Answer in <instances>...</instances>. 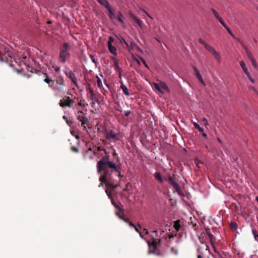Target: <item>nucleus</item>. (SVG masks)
<instances>
[{
    "mask_svg": "<svg viewBox=\"0 0 258 258\" xmlns=\"http://www.w3.org/2000/svg\"><path fill=\"white\" fill-rule=\"evenodd\" d=\"M97 170L98 173L103 171V175L100 177L99 180L101 182L99 187L103 186V183H105L109 187L113 186L114 179L112 174L117 171L118 168L116 164L110 161L108 155L103 156L98 161L97 164Z\"/></svg>",
    "mask_w": 258,
    "mask_h": 258,
    "instance_id": "f257e3e1",
    "label": "nucleus"
},
{
    "mask_svg": "<svg viewBox=\"0 0 258 258\" xmlns=\"http://www.w3.org/2000/svg\"><path fill=\"white\" fill-rule=\"evenodd\" d=\"M66 107L72 108L74 110H78V99L75 96L66 97Z\"/></svg>",
    "mask_w": 258,
    "mask_h": 258,
    "instance_id": "f03ea898",
    "label": "nucleus"
},
{
    "mask_svg": "<svg viewBox=\"0 0 258 258\" xmlns=\"http://www.w3.org/2000/svg\"><path fill=\"white\" fill-rule=\"evenodd\" d=\"M105 138L111 142L119 140V134H115L111 130H106L105 131Z\"/></svg>",
    "mask_w": 258,
    "mask_h": 258,
    "instance_id": "7ed1b4c3",
    "label": "nucleus"
},
{
    "mask_svg": "<svg viewBox=\"0 0 258 258\" xmlns=\"http://www.w3.org/2000/svg\"><path fill=\"white\" fill-rule=\"evenodd\" d=\"M13 53L11 51L8 50L6 48H4L3 50H0V60L8 61V58L12 57Z\"/></svg>",
    "mask_w": 258,
    "mask_h": 258,
    "instance_id": "20e7f679",
    "label": "nucleus"
},
{
    "mask_svg": "<svg viewBox=\"0 0 258 258\" xmlns=\"http://www.w3.org/2000/svg\"><path fill=\"white\" fill-rule=\"evenodd\" d=\"M66 75L71 80L73 85L76 87H78V78L74 72L72 71L66 72Z\"/></svg>",
    "mask_w": 258,
    "mask_h": 258,
    "instance_id": "39448f33",
    "label": "nucleus"
},
{
    "mask_svg": "<svg viewBox=\"0 0 258 258\" xmlns=\"http://www.w3.org/2000/svg\"><path fill=\"white\" fill-rule=\"evenodd\" d=\"M168 180L175 189V191H176L179 195H180L181 192V188L179 184L170 175L168 177Z\"/></svg>",
    "mask_w": 258,
    "mask_h": 258,
    "instance_id": "423d86ee",
    "label": "nucleus"
},
{
    "mask_svg": "<svg viewBox=\"0 0 258 258\" xmlns=\"http://www.w3.org/2000/svg\"><path fill=\"white\" fill-rule=\"evenodd\" d=\"M63 88V80L62 77L58 78L56 81V84L54 86L53 89L56 91V93L58 94L62 92Z\"/></svg>",
    "mask_w": 258,
    "mask_h": 258,
    "instance_id": "0eeeda50",
    "label": "nucleus"
},
{
    "mask_svg": "<svg viewBox=\"0 0 258 258\" xmlns=\"http://www.w3.org/2000/svg\"><path fill=\"white\" fill-rule=\"evenodd\" d=\"M114 41V38L110 36L108 41V48L111 53L116 56L117 55V50L115 47L112 46V43Z\"/></svg>",
    "mask_w": 258,
    "mask_h": 258,
    "instance_id": "6e6552de",
    "label": "nucleus"
},
{
    "mask_svg": "<svg viewBox=\"0 0 258 258\" xmlns=\"http://www.w3.org/2000/svg\"><path fill=\"white\" fill-rule=\"evenodd\" d=\"M157 233V231L153 230L152 231V234L151 235L153 241V244L155 248H156L160 242V239L158 237Z\"/></svg>",
    "mask_w": 258,
    "mask_h": 258,
    "instance_id": "1a4fd4ad",
    "label": "nucleus"
},
{
    "mask_svg": "<svg viewBox=\"0 0 258 258\" xmlns=\"http://www.w3.org/2000/svg\"><path fill=\"white\" fill-rule=\"evenodd\" d=\"M82 111L78 110L77 114V119L81 122L82 126H84L88 121V118L85 115H81V114H83Z\"/></svg>",
    "mask_w": 258,
    "mask_h": 258,
    "instance_id": "9d476101",
    "label": "nucleus"
},
{
    "mask_svg": "<svg viewBox=\"0 0 258 258\" xmlns=\"http://www.w3.org/2000/svg\"><path fill=\"white\" fill-rule=\"evenodd\" d=\"M130 16L134 20V21L138 24L140 28H143V22L142 20L138 18L134 14L132 13L129 14Z\"/></svg>",
    "mask_w": 258,
    "mask_h": 258,
    "instance_id": "9b49d317",
    "label": "nucleus"
},
{
    "mask_svg": "<svg viewBox=\"0 0 258 258\" xmlns=\"http://www.w3.org/2000/svg\"><path fill=\"white\" fill-rule=\"evenodd\" d=\"M208 247L206 244H204L203 247L198 246L197 248V252H198V258H201L202 255H203L202 250L205 249V250H208Z\"/></svg>",
    "mask_w": 258,
    "mask_h": 258,
    "instance_id": "f8f14e48",
    "label": "nucleus"
},
{
    "mask_svg": "<svg viewBox=\"0 0 258 258\" xmlns=\"http://www.w3.org/2000/svg\"><path fill=\"white\" fill-rule=\"evenodd\" d=\"M193 69L195 72L196 75L197 77V78L199 80V81L204 85H205L204 81L203 80V77L201 74L200 73L199 71L197 69V68L195 67H193Z\"/></svg>",
    "mask_w": 258,
    "mask_h": 258,
    "instance_id": "ddd939ff",
    "label": "nucleus"
},
{
    "mask_svg": "<svg viewBox=\"0 0 258 258\" xmlns=\"http://www.w3.org/2000/svg\"><path fill=\"white\" fill-rule=\"evenodd\" d=\"M40 75L42 76V79L43 80V81H44L46 83L49 84L50 86H51V84L50 83H52V84L54 83V82L52 80L49 79L46 76V74H43V73L40 72Z\"/></svg>",
    "mask_w": 258,
    "mask_h": 258,
    "instance_id": "4468645a",
    "label": "nucleus"
},
{
    "mask_svg": "<svg viewBox=\"0 0 258 258\" xmlns=\"http://www.w3.org/2000/svg\"><path fill=\"white\" fill-rule=\"evenodd\" d=\"M212 12H213V15L215 17V18L219 21V22L222 24L224 22L222 18L220 17L218 13L214 9H211Z\"/></svg>",
    "mask_w": 258,
    "mask_h": 258,
    "instance_id": "2eb2a0df",
    "label": "nucleus"
},
{
    "mask_svg": "<svg viewBox=\"0 0 258 258\" xmlns=\"http://www.w3.org/2000/svg\"><path fill=\"white\" fill-rule=\"evenodd\" d=\"M240 43H241L242 46H243V48L245 49L246 53L248 58L249 59L253 58V57L252 56V53L250 52V51L248 49V48L246 46L244 45V44L243 42H240Z\"/></svg>",
    "mask_w": 258,
    "mask_h": 258,
    "instance_id": "dca6fc26",
    "label": "nucleus"
},
{
    "mask_svg": "<svg viewBox=\"0 0 258 258\" xmlns=\"http://www.w3.org/2000/svg\"><path fill=\"white\" fill-rule=\"evenodd\" d=\"M160 88L162 90H163L164 92V91L167 92H170V89L169 88V87H168V86L165 82L160 81Z\"/></svg>",
    "mask_w": 258,
    "mask_h": 258,
    "instance_id": "f3484780",
    "label": "nucleus"
},
{
    "mask_svg": "<svg viewBox=\"0 0 258 258\" xmlns=\"http://www.w3.org/2000/svg\"><path fill=\"white\" fill-rule=\"evenodd\" d=\"M120 41L121 43H124L126 46L129 48H132L134 46L136 45V44L134 42H130V44H129L127 42L125 41V40L121 37L120 39Z\"/></svg>",
    "mask_w": 258,
    "mask_h": 258,
    "instance_id": "a211bd4d",
    "label": "nucleus"
},
{
    "mask_svg": "<svg viewBox=\"0 0 258 258\" xmlns=\"http://www.w3.org/2000/svg\"><path fill=\"white\" fill-rule=\"evenodd\" d=\"M106 9L108 11V13H109L108 16H109V18L112 21H113V20L116 19V16L115 15L114 13L113 12V11L112 10V9L110 7V6L108 8H107Z\"/></svg>",
    "mask_w": 258,
    "mask_h": 258,
    "instance_id": "6ab92c4d",
    "label": "nucleus"
},
{
    "mask_svg": "<svg viewBox=\"0 0 258 258\" xmlns=\"http://www.w3.org/2000/svg\"><path fill=\"white\" fill-rule=\"evenodd\" d=\"M120 88L122 89L123 93L127 96L130 95V93L128 90L127 87L123 83L121 84Z\"/></svg>",
    "mask_w": 258,
    "mask_h": 258,
    "instance_id": "aec40b11",
    "label": "nucleus"
},
{
    "mask_svg": "<svg viewBox=\"0 0 258 258\" xmlns=\"http://www.w3.org/2000/svg\"><path fill=\"white\" fill-rule=\"evenodd\" d=\"M97 2L106 9L110 7L109 2L107 0H97Z\"/></svg>",
    "mask_w": 258,
    "mask_h": 258,
    "instance_id": "412c9836",
    "label": "nucleus"
},
{
    "mask_svg": "<svg viewBox=\"0 0 258 258\" xmlns=\"http://www.w3.org/2000/svg\"><path fill=\"white\" fill-rule=\"evenodd\" d=\"M154 177L158 180L160 183H162L163 182V180L162 179L161 174L160 172H157L154 174Z\"/></svg>",
    "mask_w": 258,
    "mask_h": 258,
    "instance_id": "4be33fe9",
    "label": "nucleus"
},
{
    "mask_svg": "<svg viewBox=\"0 0 258 258\" xmlns=\"http://www.w3.org/2000/svg\"><path fill=\"white\" fill-rule=\"evenodd\" d=\"M180 223V221L179 220H176L174 223V228L176 230V231H179L181 228Z\"/></svg>",
    "mask_w": 258,
    "mask_h": 258,
    "instance_id": "5701e85b",
    "label": "nucleus"
},
{
    "mask_svg": "<svg viewBox=\"0 0 258 258\" xmlns=\"http://www.w3.org/2000/svg\"><path fill=\"white\" fill-rule=\"evenodd\" d=\"M153 85L154 88L156 89V90H157L159 92H160V93H161L162 94L164 93V92L163 90H162L160 88V83L159 84L156 83H153Z\"/></svg>",
    "mask_w": 258,
    "mask_h": 258,
    "instance_id": "b1692460",
    "label": "nucleus"
},
{
    "mask_svg": "<svg viewBox=\"0 0 258 258\" xmlns=\"http://www.w3.org/2000/svg\"><path fill=\"white\" fill-rule=\"evenodd\" d=\"M239 63H240V65L241 67L242 68V70H243L244 72L245 73V74H246L247 73H248V71L245 66V64L244 62L243 61H240Z\"/></svg>",
    "mask_w": 258,
    "mask_h": 258,
    "instance_id": "393cba45",
    "label": "nucleus"
},
{
    "mask_svg": "<svg viewBox=\"0 0 258 258\" xmlns=\"http://www.w3.org/2000/svg\"><path fill=\"white\" fill-rule=\"evenodd\" d=\"M123 15L121 12H119L117 14V16H116V19H117L121 23H123L124 22L122 19Z\"/></svg>",
    "mask_w": 258,
    "mask_h": 258,
    "instance_id": "a878e982",
    "label": "nucleus"
},
{
    "mask_svg": "<svg viewBox=\"0 0 258 258\" xmlns=\"http://www.w3.org/2000/svg\"><path fill=\"white\" fill-rule=\"evenodd\" d=\"M194 127L197 129L200 133H203L204 130L202 127L200 126V125L197 122L193 123Z\"/></svg>",
    "mask_w": 258,
    "mask_h": 258,
    "instance_id": "bb28decb",
    "label": "nucleus"
},
{
    "mask_svg": "<svg viewBox=\"0 0 258 258\" xmlns=\"http://www.w3.org/2000/svg\"><path fill=\"white\" fill-rule=\"evenodd\" d=\"M89 98L92 101H95V102H97V103H99L98 99L97 97L96 96V94H94L93 95H90Z\"/></svg>",
    "mask_w": 258,
    "mask_h": 258,
    "instance_id": "cd10ccee",
    "label": "nucleus"
},
{
    "mask_svg": "<svg viewBox=\"0 0 258 258\" xmlns=\"http://www.w3.org/2000/svg\"><path fill=\"white\" fill-rule=\"evenodd\" d=\"M205 47L206 48V49L207 50H208L211 53L215 49V48L214 47H213L212 46L209 45L208 44H207L205 46Z\"/></svg>",
    "mask_w": 258,
    "mask_h": 258,
    "instance_id": "c85d7f7f",
    "label": "nucleus"
},
{
    "mask_svg": "<svg viewBox=\"0 0 258 258\" xmlns=\"http://www.w3.org/2000/svg\"><path fill=\"white\" fill-rule=\"evenodd\" d=\"M60 58L62 62H64V50L63 49L60 53Z\"/></svg>",
    "mask_w": 258,
    "mask_h": 258,
    "instance_id": "c756f323",
    "label": "nucleus"
},
{
    "mask_svg": "<svg viewBox=\"0 0 258 258\" xmlns=\"http://www.w3.org/2000/svg\"><path fill=\"white\" fill-rule=\"evenodd\" d=\"M170 251L175 255H177L178 252V249L176 248L173 247L170 248Z\"/></svg>",
    "mask_w": 258,
    "mask_h": 258,
    "instance_id": "7c9ffc66",
    "label": "nucleus"
},
{
    "mask_svg": "<svg viewBox=\"0 0 258 258\" xmlns=\"http://www.w3.org/2000/svg\"><path fill=\"white\" fill-rule=\"evenodd\" d=\"M252 232L254 236V237L256 240H257L258 238V234L256 231V230L254 228L252 229Z\"/></svg>",
    "mask_w": 258,
    "mask_h": 258,
    "instance_id": "2f4dec72",
    "label": "nucleus"
},
{
    "mask_svg": "<svg viewBox=\"0 0 258 258\" xmlns=\"http://www.w3.org/2000/svg\"><path fill=\"white\" fill-rule=\"evenodd\" d=\"M251 63H252V64L253 65V67L255 69H257L258 68V66L256 63V61L255 60V59H254V58H251V59H250Z\"/></svg>",
    "mask_w": 258,
    "mask_h": 258,
    "instance_id": "473e14b6",
    "label": "nucleus"
},
{
    "mask_svg": "<svg viewBox=\"0 0 258 258\" xmlns=\"http://www.w3.org/2000/svg\"><path fill=\"white\" fill-rule=\"evenodd\" d=\"M214 56L215 58L216 59H217L219 62H221V55L219 52L218 53H217V54H216Z\"/></svg>",
    "mask_w": 258,
    "mask_h": 258,
    "instance_id": "72a5a7b5",
    "label": "nucleus"
},
{
    "mask_svg": "<svg viewBox=\"0 0 258 258\" xmlns=\"http://www.w3.org/2000/svg\"><path fill=\"white\" fill-rule=\"evenodd\" d=\"M221 25L227 30L228 32L231 31L229 27L225 24L224 22L222 23Z\"/></svg>",
    "mask_w": 258,
    "mask_h": 258,
    "instance_id": "f704fd0d",
    "label": "nucleus"
},
{
    "mask_svg": "<svg viewBox=\"0 0 258 258\" xmlns=\"http://www.w3.org/2000/svg\"><path fill=\"white\" fill-rule=\"evenodd\" d=\"M78 107H79V106H81V107H82L83 108H85V107H86V106L87 105H88V104H87V103H86V104H85V103H82V102H81V101H80V102H78Z\"/></svg>",
    "mask_w": 258,
    "mask_h": 258,
    "instance_id": "c9c22d12",
    "label": "nucleus"
},
{
    "mask_svg": "<svg viewBox=\"0 0 258 258\" xmlns=\"http://www.w3.org/2000/svg\"><path fill=\"white\" fill-rule=\"evenodd\" d=\"M247 75V76L248 77V78H249V79L250 80V81L252 83H254L255 82V80L254 79H252V77H251V76L250 75V74L248 72V73H247L246 74Z\"/></svg>",
    "mask_w": 258,
    "mask_h": 258,
    "instance_id": "e433bc0d",
    "label": "nucleus"
},
{
    "mask_svg": "<svg viewBox=\"0 0 258 258\" xmlns=\"http://www.w3.org/2000/svg\"><path fill=\"white\" fill-rule=\"evenodd\" d=\"M71 149L72 151L75 152V153H78V152H79V150H78V148L76 147L72 146L71 147Z\"/></svg>",
    "mask_w": 258,
    "mask_h": 258,
    "instance_id": "4c0bfd02",
    "label": "nucleus"
},
{
    "mask_svg": "<svg viewBox=\"0 0 258 258\" xmlns=\"http://www.w3.org/2000/svg\"><path fill=\"white\" fill-rule=\"evenodd\" d=\"M90 57L92 61L96 65L97 64V61L95 59L94 56L92 55H90Z\"/></svg>",
    "mask_w": 258,
    "mask_h": 258,
    "instance_id": "58836bf2",
    "label": "nucleus"
},
{
    "mask_svg": "<svg viewBox=\"0 0 258 258\" xmlns=\"http://www.w3.org/2000/svg\"><path fill=\"white\" fill-rule=\"evenodd\" d=\"M97 85L99 87H100L101 86H102V82H101V79L98 77L97 76Z\"/></svg>",
    "mask_w": 258,
    "mask_h": 258,
    "instance_id": "ea45409f",
    "label": "nucleus"
},
{
    "mask_svg": "<svg viewBox=\"0 0 258 258\" xmlns=\"http://www.w3.org/2000/svg\"><path fill=\"white\" fill-rule=\"evenodd\" d=\"M105 192L106 193L107 196L108 197V198L110 199H112V195H111V192L109 191V190L106 189L105 190Z\"/></svg>",
    "mask_w": 258,
    "mask_h": 258,
    "instance_id": "a19ab883",
    "label": "nucleus"
},
{
    "mask_svg": "<svg viewBox=\"0 0 258 258\" xmlns=\"http://www.w3.org/2000/svg\"><path fill=\"white\" fill-rule=\"evenodd\" d=\"M60 106L63 107L64 106V99L62 98L60 100V103H59Z\"/></svg>",
    "mask_w": 258,
    "mask_h": 258,
    "instance_id": "79ce46f5",
    "label": "nucleus"
},
{
    "mask_svg": "<svg viewBox=\"0 0 258 258\" xmlns=\"http://www.w3.org/2000/svg\"><path fill=\"white\" fill-rule=\"evenodd\" d=\"M142 61L143 62V63H144V64L145 65V67L147 68L148 69H150V68L149 67V66L147 64L146 61L145 59H144L143 58H142Z\"/></svg>",
    "mask_w": 258,
    "mask_h": 258,
    "instance_id": "37998d69",
    "label": "nucleus"
},
{
    "mask_svg": "<svg viewBox=\"0 0 258 258\" xmlns=\"http://www.w3.org/2000/svg\"><path fill=\"white\" fill-rule=\"evenodd\" d=\"M111 203L113 205H114V206L116 208H118V209H119V210H120L121 209L118 207V206L117 205H116L115 204V203L114 201V200L112 198V199H111Z\"/></svg>",
    "mask_w": 258,
    "mask_h": 258,
    "instance_id": "c03bdc74",
    "label": "nucleus"
},
{
    "mask_svg": "<svg viewBox=\"0 0 258 258\" xmlns=\"http://www.w3.org/2000/svg\"><path fill=\"white\" fill-rule=\"evenodd\" d=\"M199 42L203 44L204 46H205L208 43H207L205 41H204L203 39H199Z\"/></svg>",
    "mask_w": 258,
    "mask_h": 258,
    "instance_id": "a18cd8bd",
    "label": "nucleus"
},
{
    "mask_svg": "<svg viewBox=\"0 0 258 258\" xmlns=\"http://www.w3.org/2000/svg\"><path fill=\"white\" fill-rule=\"evenodd\" d=\"M208 237L211 242H212L215 239L214 236L211 233L209 234Z\"/></svg>",
    "mask_w": 258,
    "mask_h": 258,
    "instance_id": "49530a36",
    "label": "nucleus"
},
{
    "mask_svg": "<svg viewBox=\"0 0 258 258\" xmlns=\"http://www.w3.org/2000/svg\"><path fill=\"white\" fill-rule=\"evenodd\" d=\"M231 228L232 229H236L237 224L236 223H231Z\"/></svg>",
    "mask_w": 258,
    "mask_h": 258,
    "instance_id": "de8ad7c7",
    "label": "nucleus"
},
{
    "mask_svg": "<svg viewBox=\"0 0 258 258\" xmlns=\"http://www.w3.org/2000/svg\"><path fill=\"white\" fill-rule=\"evenodd\" d=\"M114 65H115V66L116 69H119V67L118 66V61H117V59H115Z\"/></svg>",
    "mask_w": 258,
    "mask_h": 258,
    "instance_id": "09e8293b",
    "label": "nucleus"
},
{
    "mask_svg": "<svg viewBox=\"0 0 258 258\" xmlns=\"http://www.w3.org/2000/svg\"><path fill=\"white\" fill-rule=\"evenodd\" d=\"M134 228H135V230H136L137 232L139 233L140 236H141L142 238H143V235H142V233L140 232V230H139V228H137V227H135H135H134Z\"/></svg>",
    "mask_w": 258,
    "mask_h": 258,
    "instance_id": "8fccbe9b",
    "label": "nucleus"
},
{
    "mask_svg": "<svg viewBox=\"0 0 258 258\" xmlns=\"http://www.w3.org/2000/svg\"><path fill=\"white\" fill-rule=\"evenodd\" d=\"M53 68L54 69V70L57 73H59L60 71V68L57 66H53Z\"/></svg>",
    "mask_w": 258,
    "mask_h": 258,
    "instance_id": "3c124183",
    "label": "nucleus"
},
{
    "mask_svg": "<svg viewBox=\"0 0 258 258\" xmlns=\"http://www.w3.org/2000/svg\"><path fill=\"white\" fill-rule=\"evenodd\" d=\"M198 226L197 225L196 223L195 224H194L192 225V228L195 230V231H196L197 230V229L198 228Z\"/></svg>",
    "mask_w": 258,
    "mask_h": 258,
    "instance_id": "603ef678",
    "label": "nucleus"
},
{
    "mask_svg": "<svg viewBox=\"0 0 258 258\" xmlns=\"http://www.w3.org/2000/svg\"><path fill=\"white\" fill-rule=\"evenodd\" d=\"M66 121L67 122V124L70 126L73 124V122L70 120H68L67 119V117H66Z\"/></svg>",
    "mask_w": 258,
    "mask_h": 258,
    "instance_id": "864d4df0",
    "label": "nucleus"
},
{
    "mask_svg": "<svg viewBox=\"0 0 258 258\" xmlns=\"http://www.w3.org/2000/svg\"><path fill=\"white\" fill-rule=\"evenodd\" d=\"M131 113L130 110H127L125 112L124 115L126 117L128 116Z\"/></svg>",
    "mask_w": 258,
    "mask_h": 258,
    "instance_id": "5fc2aeb1",
    "label": "nucleus"
},
{
    "mask_svg": "<svg viewBox=\"0 0 258 258\" xmlns=\"http://www.w3.org/2000/svg\"><path fill=\"white\" fill-rule=\"evenodd\" d=\"M86 89L87 91H88V92H90V90H93L91 87V85L90 84H88L87 85V87L86 88Z\"/></svg>",
    "mask_w": 258,
    "mask_h": 258,
    "instance_id": "6e6d98bb",
    "label": "nucleus"
},
{
    "mask_svg": "<svg viewBox=\"0 0 258 258\" xmlns=\"http://www.w3.org/2000/svg\"><path fill=\"white\" fill-rule=\"evenodd\" d=\"M96 103H97V102H95V101H92L91 103V107L93 108H95V104Z\"/></svg>",
    "mask_w": 258,
    "mask_h": 258,
    "instance_id": "4d7b16f0",
    "label": "nucleus"
},
{
    "mask_svg": "<svg viewBox=\"0 0 258 258\" xmlns=\"http://www.w3.org/2000/svg\"><path fill=\"white\" fill-rule=\"evenodd\" d=\"M94 94H95L94 93V92H93V90H90V92H88V95L89 96H90V95H94Z\"/></svg>",
    "mask_w": 258,
    "mask_h": 258,
    "instance_id": "13d9d810",
    "label": "nucleus"
},
{
    "mask_svg": "<svg viewBox=\"0 0 258 258\" xmlns=\"http://www.w3.org/2000/svg\"><path fill=\"white\" fill-rule=\"evenodd\" d=\"M90 152H93L95 153V152H93L91 148H89L87 150L86 154L89 153Z\"/></svg>",
    "mask_w": 258,
    "mask_h": 258,
    "instance_id": "bf43d9fd",
    "label": "nucleus"
},
{
    "mask_svg": "<svg viewBox=\"0 0 258 258\" xmlns=\"http://www.w3.org/2000/svg\"><path fill=\"white\" fill-rule=\"evenodd\" d=\"M142 10L143 11V12H144L146 14V15H147V16H148L150 19H153V18H152V16H151L150 15V14H148L146 11H145V10Z\"/></svg>",
    "mask_w": 258,
    "mask_h": 258,
    "instance_id": "052dcab7",
    "label": "nucleus"
},
{
    "mask_svg": "<svg viewBox=\"0 0 258 258\" xmlns=\"http://www.w3.org/2000/svg\"><path fill=\"white\" fill-rule=\"evenodd\" d=\"M142 10L143 11V12H144L146 14V15H147V16H148L150 19H153V18H152V16H151L150 15V14H148L146 11H145V10Z\"/></svg>",
    "mask_w": 258,
    "mask_h": 258,
    "instance_id": "680f3d73",
    "label": "nucleus"
},
{
    "mask_svg": "<svg viewBox=\"0 0 258 258\" xmlns=\"http://www.w3.org/2000/svg\"><path fill=\"white\" fill-rule=\"evenodd\" d=\"M123 220L124 222H125L126 223H127V224H128V223H129V222H130V220H129L128 219H127V218H123Z\"/></svg>",
    "mask_w": 258,
    "mask_h": 258,
    "instance_id": "e2e57ef3",
    "label": "nucleus"
},
{
    "mask_svg": "<svg viewBox=\"0 0 258 258\" xmlns=\"http://www.w3.org/2000/svg\"><path fill=\"white\" fill-rule=\"evenodd\" d=\"M218 52H217L215 49H214L212 52L211 53L213 55V56L215 55L216 54H217V53H218Z\"/></svg>",
    "mask_w": 258,
    "mask_h": 258,
    "instance_id": "0e129e2a",
    "label": "nucleus"
},
{
    "mask_svg": "<svg viewBox=\"0 0 258 258\" xmlns=\"http://www.w3.org/2000/svg\"><path fill=\"white\" fill-rule=\"evenodd\" d=\"M116 215L119 217V218L123 220V218H125L123 216L120 215L118 213H116Z\"/></svg>",
    "mask_w": 258,
    "mask_h": 258,
    "instance_id": "69168bd1",
    "label": "nucleus"
},
{
    "mask_svg": "<svg viewBox=\"0 0 258 258\" xmlns=\"http://www.w3.org/2000/svg\"><path fill=\"white\" fill-rule=\"evenodd\" d=\"M203 121L205 122V125L208 124V120L206 118H203Z\"/></svg>",
    "mask_w": 258,
    "mask_h": 258,
    "instance_id": "338daca9",
    "label": "nucleus"
},
{
    "mask_svg": "<svg viewBox=\"0 0 258 258\" xmlns=\"http://www.w3.org/2000/svg\"><path fill=\"white\" fill-rule=\"evenodd\" d=\"M128 225H129V226H130L131 227H134V228L135 227V225H134V224H133L132 222H131V221L129 222Z\"/></svg>",
    "mask_w": 258,
    "mask_h": 258,
    "instance_id": "774afa93",
    "label": "nucleus"
}]
</instances>
